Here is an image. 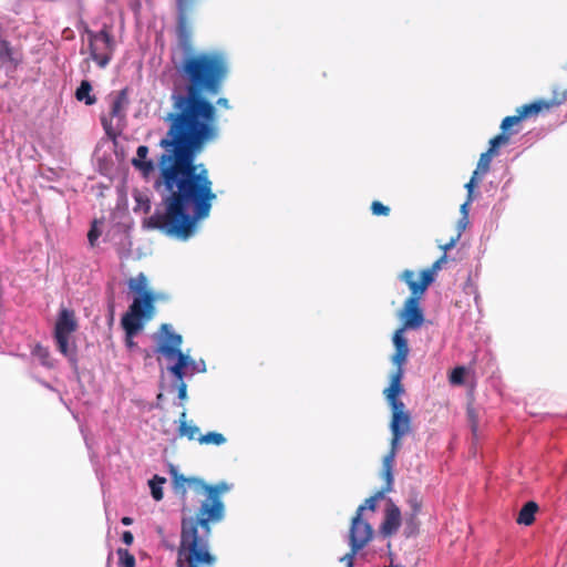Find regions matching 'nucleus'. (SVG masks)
Instances as JSON below:
<instances>
[{"mask_svg":"<svg viewBox=\"0 0 567 567\" xmlns=\"http://www.w3.org/2000/svg\"><path fill=\"white\" fill-rule=\"evenodd\" d=\"M446 255H442L436 261L433 262L430 269L436 275L437 271L442 269V266L446 262Z\"/></svg>","mask_w":567,"mask_h":567,"instance_id":"ea45409f","label":"nucleus"},{"mask_svg":"<svg viewBox=\"0 0 567 567\" xmlns=\"http://www.w3.org/2000/svg\"><path fill=\"white\" fill-rule=\"evenodd\" d=\"M216 561V557H210V560L203 561L198 557H194L190 550H185L178 547L177 567H214Z\"/></svg>","mask_w":567,"mask_h":567,"instance_id":"4468645a","label":"nucleus"},{"mask_svg":"<svg viewBox=\"0 0 567 567\" xmlns=\"http://www.w3.org/2000/svg\"><path fill=\"white\" fill-rule=\"evenodd\" d=\"M2 68L6 66L7 72L14 69L21 62V54L13 51L9 43L2 40Z\"/></svg>","mask_w":567,"mask_h":567,"instance_id":"dca6fc26","label":"nucleus"},{"mask_svg":"<svg viewBox=\"0 0 567 567\" xmlns=\"http://www.w3.org/2000/svg\"><path fill=\"white\" fill-rule=\"evenodd\" d=\"M136 200L140 203V204H144V210L145 212H148L150 208H151V204H150V200L146 198L144 202L142 200V198H136Z\"/></svg>","mask_w":567,"mask_h":567,"instance_id":"de8ad7c7","label":"nucleus"},{"mask_svg":"<svg viewBox=\"0 0 567 567\" xmlns=\"http://www.w3.org/2000/svg\"><path fill=\"white\" fill-rule=\"evenodd\" d=\"M128 289L137 293L134 297L127 311H132L134 306H138L135 315L153 317L155 298L151 291L147 290V278L141 272L136 277L131 278L127 282Z\"/></svg>","mask_w":567,"mask_h":567,"instance_id":"1a4fd4ad","label":"nucleus"},{"mask_svg":"<svg viewBox=\"0 0 567 567\" xmlns=\"http://www.w3.org/2000/svg\"><path fill=\"white\" fill-rule=\"evenodd\" d=\"M197 440L200 444L221 445L226 442V437L221 433L217 432H208L207 434L199 436Z\"/></svg>","mask_w":567,"mask_h":567,"instance_id":"a878e982","label":"nucleus"},{"mask_svg":"<svg viewBox=\"0 0 567 567\" xmlns=\"http://www.w3.org/2000/svg\"><path fill=\"white\" fill-rule=\"evenodd\" d=\"M76 329L78 322L74 312L66 308L61 309L53 337L59 352L68 359L74 369L78 368V347L72 334Z\"/></svg>","mask_w":567,"mask_h":567,"instance_id":"423d86ee","label":"nucleus"},{"mask_svg":"<svg viewBox=\"0 0 567 567\" xmlns=\"http://www.w3.org/2000/svg\"><path fill=\"white\" fill-rule=\"evenodd\" d=\"M401 525V513L399 507L391 505L385 511V517L381 525V533L384 536L393 535Z\"/></svg>","mask_w":567,"mask_h":567,"instance_id":"ddd939ff","label":"nucleus"},{"mask_svg":"<svg viewBox=\"0 0 567 567\" xmlns=\"http://www.w3.org/2000/svg\"><path fill=\"white\" fill-rule=\"evenodd\" d=\"M172 478H173V488L176 494H181L183 497L186 495L188 486H194L196 488V483L193 480H198L197 477H185L183 474H179L176 468L171 470Z\"/></svg>","mask_w":567,"mask_h":567,"instance_id":"a211bd4d","label":"nucleus"},{"mask_svg":"<svg viewBox=\"0 0 567 567\" xmlns=\"http://www.w3.org/2000/svg\"><path fill=\"white\" fill-rule=\"evenodd\" d=\"M365 505H360L351 520V526L348 536L350 551L340 557V561L346 566H354V557L363 549L373 538L372 526L362 518Z\"/></svg>","mask_w":567,"mask_h":567,"instance_id":"0eeeda50","label":"nucleus"},{"mask_svg":"<svg viewBox=\"0 0 567 567\" xmlns=\"http://www.w3.org/2000/svg\"><path fill=\"white\" fill-rule=\"evenodd\" d=\"M495 156V154L489 153V151H486L481 154L477 168L481 169V174L485 175L489 171L492 158Z\"/></svg>","mask_w":567,"mask_h":567,"instance_id":"cd10ccee","label":"nucleus"},{"mask_svg":"<svg viewBox=\"0 0 567 567\" xmlns=\"http://www.w3.org/2000/svg\"><path fill=\"white\" fill-rule=\"evenodd\" d=\"M177 71L186 85L184 91L173 89L172 110L164 118L168 130L159 142L164 153L154 183L161 203L143 226L186 241L196 235L198 221L209 216L217 198L208 169L196 164V157L218 136L216 109L207 97L221 92L229 66L219 51L195 52L182 59Z\"/></svg>","mask_w":567,"mask_h":567,"instance_id":"f257e3e1","label":"nucleus"},{"mask_svg":"<svg viewBox=\"0 0 567 567\" xmlns=\"http://www.w3.org/2000/svg\"><path fill=\"white\" fill-rule=\"evenodd\" d=\"M133 540H134V536H133V534L130 530L123 532V534H122V542L125 545H127V546L132 545Z\"/></svg>","mask_w":567,"mask_h":567,"instance_id":"79ce46f5","label":"nucleus"},{"mask_svg":"<svg viewBox=\"0 0 567 567\" xmlns=\"http://www.w3.org/2000/svg\"><path fill=\"white\" fill-rule=\"evenodd\" d=\"M400 279L402 281H404L408 286L411 285V282H414V272L410 269H406L404 270L401 275H400Z\"/></svg>","mask_w":567,"mask_h":567,"instance_id":"a19ab883","label":"nucleus"},{"mask_svg":"<svg viewBox=\"0 0 567 567\" xmlns=\"http://www.w3.org/2000/svg\"><path fill=\"white\" fill-rule=\"evenodd\" d=\"M467 223H468V218H466L465 223L462 221V218L458 220V229L460 230H464L467 226Z\"/></svg>","mask_w":567,"mask_h":567,"instance_id":"8fccbe9b","label":"nucleus"},{"mask_svg":"<svg viewBox=\"0 0 567 567\" xmlns=\"http://www.w3.org/2000/svg\"><path fill=\"white\" fill-rule=\"evenodd\" d=\"M137 307L136 305L132 311H126L121 320L122 328L125 331V346L128 349L136 347L133 338L144 328L145 322L152 319L151 316L135 315Z\"/></svg>","mask_w":567,"mask_h":567,"instance_id":"f8f14e48","label":"nucleus"},{"mask_svg":"<svg viewBox=\"0 0 567 567\" xmlns=\"http://www.w3.org/2000/svg\"><path fill=\"white\" fill-rule=\"evenodd\" d=\"M196 483V489L205 495L213 496L216 493L218 499H221V494L229 491V486L225 482L215 485H208L203 480H193Z\"/></svg>","mask_w":567,"mask_h":567,"instance_id":"f3484780","label":"nucleus"},{"mask_svg":"<svg viewBox=\"0 0 567 567\" xmlns=\"http://www.w3.org/2000/svg\"><path fill=\"white\" fill-rule=\"evenodd\" d=\"M156 348L155 352L162 354L167 360H175L174 364L167 367V370L173 374L176 381H182L189 374L193 377L195 373L206 371L204 360L196 362L188 354L181 350L183 338L179 333L175 332L173 326L163 323L155 336Z\"/></svg>","mask_w":567,"mask_h":567,"instance_id":"7ed1b4c3","label":"nucleus"},{"mask_svg":"<svg viewBox=\"0 0 567 567\" xmlns=\"http://www.w3.org/2000/svg\"><path fill=\"white\" fill-rule=\"evenodd\" d=\"M121 523H122L123 525H125V526H128V525L133 524V519H132L131 517H128V516H125V517H123V518L121 519Z\"/></svg>","mask_w":567,"mask_h":567,"instance_id":"09e8293b","label":"nucleus"},{"mask_svg":"<svg viewBox=\"0 0 567 567\" xmlns=\"http://www.w3.org/2000/svg\"><path fill=\"white\" fill-rule=\"evenodd\" d=\"M31 354L43 367H47V368L54 367V360L52 359L51 353L47 347H43L38 343L33 347Z\"/></svg>","mask_w":567,"mask_h":567,"instance_id":"4be33fe9","label":"nucleus"},{"mask_svg":"<svg viewBox=\"0 0 567 567\" xmlns=\"http://www.w3.org/2000/svg\"><path fill=\"white\" fill-rule=\"evenodd\" d=\"M466 369L464 367H456L453 369L450 381L452 384H462L464 382Z\"/></svg>","mask_w":567,"mask_h":567,"instance_id":"c756f323","label":"nucleus"},{"mask_svg":"<svg viewBox=\"0 0 567 567\" xmlns=\"http://www.w3.org/2000/svg\"><path fill=\"white\" fill-rule=\"evenodd\" d=\"M127 106L128 96L127 91L124 89L117 92L116 95L112 99L109 117H101V123L107 135H111L114 131V121L116 122V125H118L125 120Z\"/></svg>","mask_w":567,"mask_h":567,"instance_id":"9b49d317","label":"nucleus"},{"mask_svg":"<svg viewBox=\"0 0 567 567\" xmlns=\"http://www.w3.org/2000/svg\"><path fill=\"white\" fill-rule=\"evenodd\" d=\"M178 383L176 384L177 386V396L181 401H184L187 399V385L186 383L184 382V379H182V381H177ZM175 405H183L182 402L177 403L175 402Z\"/></svg>","mask_w":567,"mask_h":567,"instance_id":"e433bc0d","label":"nucleus"},{"mask_svg":"<svg viewBox=\"0 0 567 567\" xmlns=\"http://www.w3.org/2000/svg\"><path fill=\"white\" fill-rule=\"evenodd\" d=\"M92 85L87 80H83L75 91V97L80 102H84L86 105H93L96 103L95 95L91 94Z\"/></svg>","mask_w":567,"mask_h":567,"instance_id":"6ab92c4d","label":"nucleus"},{"mask_svg":"<svg viewBox=\"0 0 567 567\" xmlns=\"http://www.w3.org/2000/svg\"><path fill=\"white\" fill-rule=\"evenodd\" d=\"M538 506L535 502H527L522 509L519 511L517 523L529 526L535 520V513L537 512Z\"/></svg>","mask_w":567,"mask_h":567,"instance_id":"412c9836","label":"nucleus"},{"mask_svg":"<svg viewBox=\"0 0 567 567\" xmlns=\"http://www.w3.org/2000/svg\"><path fill=\"white\" fill-rule=\"evenodd\" d=\"M166 483V478L165 477H162L159 475H154L150 481H148V486L151 488V494H152V497L159 502L163 499V485Z\"/></svg>","mask_w":567,"mask_h":567,"instance_id":"393cba45","label":"nucleus"},{"mask_svg":"<svg viewBox=\"0 0 567 567\" xmlns=\"http://www.w3.org/2000/svg\"><path fill=\"white\" fill-rule=\"evenodd\" d=\"M395 454H393V452H388V454L383 457V463H382V472H383V476L386 481V485L384 487V491H391L392 489V485H393V464H394V458H395Z\"/></svg>","mask_w":567,"mask_h":567,"instance_id":"aec40b11","label":"nucleus"},{"mask_svg":"<svg viewBox=\"0 0 567 567\" xmlns=\"http://www.w3.org/2000/svg\"><path fill=\"white\" fill-rule=\"evenodd\" d=\"M225 515L226 508L223 499H218L216 493L213 496L206 495L196 516L182 519L179 548L190 550L194 557H198L203 561L216 557L210 553V524L223 522Z\"/></svg>","mask_w":567,"mask_h":567,"instance_id":"f03ea898","label":"nucleus"},{"mask_svg":"<svg viewBox=\"0 0 567 567\" xmlns=\"http://www.w3.org/2000/svg\"><path fill=\"white\" fill-rule=\"evenodd\" d=\"M460 236H461V234H458L456 238H452L446 245L442 246L444 251L450 250L451 248H453L455 246L457 239L460 238Z\"/></svg>","mask_w":567,"mask_h":567,"instance_id":"c03bdc74","label":"nucleus"},{"mask_svg":"<svg viewBox=\"0 0 567 567\" xmlns=\"http://www.w3.org/2000/svg\"><path fill=\"white\" fill-rule=\"evenodd\" d=\"M386 491H384V488H383L382 491H379L374 495H372L371 497L367 498L364 504H363V505H365V509L374 511L377 502L384 497V493Z\"/></svg>","mask_w":567,"mask_h":567,"instance_id":"7c9ffc66","label":"nucleus"},{"mask_svg":"<svg viewBox=\"0 0 567 567\" xmlns=\"http://www.w3.org/2000/svg\"><path fill=\"white\" fill-rule=\"evenodd\" d=\"M403 374V368H396L391 375L390 385L384 389L383 394L392 410V419L390 423L391 432H402L408 434L411 431V415L405 411L404 403L398 398L404 392L401 384Z\"/></svg>","mask_w":567,"mask_h":567,"instance_id":"39448f33","label":"nucleus"},{"mask_svg":"<svg viewBox=\"0 0 567 567\" xmlns=\"http://www.w3.org/2000/svg\"><path fill=\"white\" fill-rule=\"evenodd\" d=\"M346 567H354V566H346Z\"/></svg>","mask_w":567,"mask_h":567,"instance_id":"603ef678","label":"nucleus"},{"mask_svg":"<svg viewBox=\"0 0 567 567\" xmlns=\"http://www.w3.org/2000/svg\"><path fill=\"white\" fill-rule=\"evenodd\" d=\"M544 107H548V104L544 103L542 101H538V102H533L529 104H524V105L519 106L516 110V112H517V116L519 117V121H522L523 118L538 114Z\"/></svg>","mask_w":567,"mask_h":567,"instance_id":"5701e85b","label":"nucleus"},{"mask_svg":"<svg viewBox=\"0 0 567 567\" xmlns=\"http://www.w3.org/2000/svg\"><path fill=\"white\" fill-rule=\"evenodd\" d=\"M476 182L474 181H470L466 185H465V188L467 189V196H473V190H474V187L476 186Z\"/></svg>","mask_w":567,"mask_h":567,"instance_id":"a18cd8bd","label":"nucleus"},{"mask_svg":"<svg viewBox=\"0 0 567 567\" xmlns=\"http://www.w3.org/2000/svg\"><path fill=\"white\" fill-rule=\"evenodd\" d=\"M435 274L430 269H424L421 272V284L427 288L434 280H435Z\"/></svg>","mask_w":567,"mask_h":567,"instance_id":"72a5a7b5","label":"nucleus"},{"mask_svg":"<svg viewBox=\"0 0 567 567\" xmlns=\"http://www.w3.org/2000/svg\"><path fill=\"white\" fill-rule=\"evenodd\" d=\"M371 210H372L373 215H377V216H380V215L386 216L390 213V208L378 200L372 203Z\"/></svg>","mask_w":567,"mask_h":567,"instance_id":"473e14b6","label":"nucleus"},{"mask_svg":"<svg viewBox=\"0 0 567 567\" xmlns=\"http://www.w3.org/2000/svg\"><path fill=\"white\" fill-rule=\"evenodd\" d=\"M509 142V134L502 132L489 141V147L487 151L495 155L498 154V147Z\"/></svg>","mask_w":567,"mask_h":567,"instance_id":"bb28decb","label":"nucleus"},{"mask_svg":"<svg viewBox=\"0 0 567 567\" xmlns=\"http://www.w3.org/2000/svg\"><path fill=\"white\" fill-rule=\"evenodd\" d=\"M392 433V440H391V447L389 452H393V454L396 455L400 446H401V439L405 436L406 434L402 432H391Z\"/></svg>","mask_w":567,"mask_h":567,"instance_id":"2f4dec72","label":"nucleus"},{"mask_svg":"<svg viewBox=\"0 0 567 567\" xmlns=\"http://www.w3.org/2000/svg\"><path fill=\"white\" fill-rule=\"evenodd\" d=\"M162 398H163V394H162V393H159V394L157 395V400H158V401H162Z\"/></svg>","mask_w":567,"mask_h":567,"instance_id":"3c124183","label":"nucleus"},{"mask_svg":"<svg viewBox=\"0 0 567 567\" xmlns=\"http://www.w3.org/2000/svg\"><path fill=\"white\" fill-rule=\"evenodd\" d=\"M216 104L220 107H224L226 110L230 109L229 101L226 97H219L216 101Z\"/></svg>","mask_w":567,"mask_h":567,"instance_id":"37998d69","label":"nucleus"},{"mask_svg":"<svg viewBox=\"0 0 567 567\" xmlns=\"http://www.w3.org/2000/svg\"><path fill=\"white\" fill-rule=\"evenodd\" d=\"M474 200L473 196H467L464 204L461 206L462 221L465 223L466 218H468V206Z\"/></svg>","mask_w":567,"mask_h":567,"instance_id":"58836bf2","label":"nucleus"},{"mask_svg":"<svg viewBox=\"0 0 567 567\" xmlns=\"http://www.w3.org/2000/svg\"><path fill=\"white\" fill-rule=\"evenodd\" d=\"M481 169L476 167V169L473 172V175L470 181L478 182L482 178Z\"/></svg>","mask_w":567,"mask_h":567,"instance_id":"49530a36","label":"nucleus"},{"mask_svg":"<svg viewBox=\"0 0 567 567\" xmlns=\"http://www.w3.org/2000/svg\"><path fill=\"white\" fill-rule=\"evenodd\" d=\"M116 554L123 567H135V557L127 549L118 548Z\"/></svg>","mask_w":567,"mask_h":567,"instance_id":"c85d7f7f","label":"nucleus"},{"mask_svg":"<svg viewBox=\"0 0 567 567\" xmlns=\"http://www.w3.org/2000/svg\"><path fill=\"white\" fill-rule=\"evenodd\" d=\"M89 38L90 58L102 69H104L112 59L114 50V39L104 28L97 32L86 30Z\"/></svg>","mask_w":567,"mask_h":567,"instance_id":"6e6552de","label":"nucleus"},{"mask_svg":"<svg viewBox=\"0 0 567 567\" xmlns=\"http://www.w3.org/2000/svg\"><path fill=\"white\" fill-rule=\"evenodd\" d=\"M148 147L140 145L136 151V157L132 159V165L138 169L143 176H148L155 169V164L152 159L147 158Z\"/></svg>","mask_w":567,"mask_h":567,"instance_id":"2eb2a0df","label":"nucleus"},{"mask_svg":"<svg viewBox=\"0 0 567 567\" xmlns=\"http://www.w3.org/2000/svg\"><path fill=\"white\" fill-rule=\"evenodd\" d=\"M520 121H519V117L517 115H513V116H506L503 121H502V124H501V128L503 132L507 133L508 130L513 126V125H516L518 124Z\"/></svg>","mask_w":567,"mask_h":567,"instance_id":"c9c22d12","label":"nucleus"},{"mask_svg":"<svg viewBox=\"0 0 567 567\" xmlns=\"http://www.w3.org/2000/svg\"><path fill=\"white\" fill-rule=\"evenodd\" d=\"M189 0H176L178 17H177V40L184 56L195 53L192 40V25L187 19V10L190 7Z\"/></svg>","mask_w":567,"mask_h":567,"instance_id":"9d476101","label":"nucleus"},{"mask_svg":"<svg viewBox=\"0 0 567 567\" xmlns=\"http://www.w3.org/2000/svg\"><path fill=\"white\" fill-rule=\"evenodd\" d=\"M402 326L394 332L392 342L395 348V352L391 358V362L396 368H403L408 361L410 353L408 340L404 337L406 330H416L424 322V313L420 308V301H416V297H409L399 315Z\"/></svg>","mask_w":567,"mask_h":567,"instance_id":"20e7f679","label":"nucleus"},{"mask_svg":"<svg viewBox=\"0 0 567 567\" xmlns=\"http://www.w3.org/2000/svg\"><path fill=\"white\" fill-rule=\"evenodd\" d=\"M411 289V297H416V301H420L421 296L425 292L426 288L420 282H411L409 286Z\"/></svg>","mask_w":567,"mask_h":567,"instance_id":"f704fd0d","label":"nucleus"},{"mask_svg":"<svg viewBox=\"0 0 567 567\" xmlns=\"http://www.w3.org/2000/svg\"><path fill=\"white\" fill-rule=\"evenodd\" d=\"M100 235H101V233L99 231V229L96 228L95 223H94L87 234V240L92 247L95 246V243H96L97 238L100 237Z\"/></svg>","mask_w":567,"mask_h":567,"instance_id":"4c0bfd02","label":"nucleus"},{"mask_svg":"<svg viewBox=\"0 0 567 567\" xmlns=\"http://www.w3.org/2000/svg\"><path fill=\"white\" fill-rule=\"evenodd\" d=\"M178 432L181 436H186L188 440L197 439L196 436L199 433L198 426L187 423L186 412H183L179 416Z\"/></svg>","mask_w":567,"mask_h":567,"instance_id":"b1692460","label":"nucleus"}]
</instances>
